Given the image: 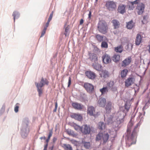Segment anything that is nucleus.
Here are the masks:
<instances>
[{
	"mask_svg": "<svg viewBox=\"0 0 150 150\" xmlns=\"http://www.w3.org/2000/svg\"><path fill=\"white\" fill-rule=\"evenodd\" d=\"M132 60V58L130 57L125 59L122 62L121 66L122 67H125L129 65Z\"/></svg>",
	"mask_w": 150,
	"mask_h": 150,
	"instance_id": "nucleus-14",
	"label": "nucleus"
},
{
	"mask_svg": "<svg viewBox=\"0 0 150 150\" xmlns=\"http://www.w3.org/2000/svg\"><path fill=\"white\" fill-rule=\"evenodd\" d=\"M139 125V124H137L135 126V127L134 128V130H133V132H132V137H133L134 136H135V135H136V132H135V129L136 128H137L138 126Z\"/></svg>",
	"mask_w": 150,
	"mask_h": 150,
	"instance_id": "nucleus-40",
	"label": "nucleus"
},
{
	"mask_svg": "<svg viewBox=\"0 0 150 150\" xmlns=\"http://www.w3.org/2000/svg\"><path fill=\"white\" fill-rule=\"evenodd\" d=\"M47 146H48V144L47 143L45 145V146H44V149H45L47 150Z\"/></svg>",
	"mask_w": 150,
	"mask_h": 150,
	"instance_id": "nucleus-49",
	"label": "nucleus"
},
{
	"mask_svg": "<svg viewBox=\"0 0 150 150\" xmlns=\"http://www.w3.org/2000/svg\"><path fill=\"white\" fill-rule=\"evenodd\" d=\"M96 1H97V0H96Z\"/></svg>",
	"mask_w": 150,
	"mask_h": 150,
	"instance_id": "nucleus-61",
	"label": "nucleus"
},
{
	"mask_svg": "<svg viewBox=\"0 0 150 150\" xmlns=\"http://www.w3.org/2000/svg\"><path fill=\"white\" fill-rule=\"evenodd\" d=\"M134 24L132 21L127 23L126 27L128 29H131L133 27Z\"/></svg>",
	"mask_w": 150,
	"mask_h": 150,
	"instance_id": "nucleus-31",
	"label": "nucleus"
},
{
	"mask_svg": "<svg viewBox=\"0 0 150 150\" xmlns=\"http://www.w3.org/2000/svg\"><path fill=\"white\" fill-rule=\"evenodd\" d=\"M48 83L49 82L48 80L46 79H44L43 77L41 78L40 83L35 82V84L37 88V91L40 96L42 93L41 88L45 84L47 85Z\"/></svg>",
	"mask_w": 150,
	"mask_h": 150,
	"instance_id": "nucleus-1",
	"label": "nucleus"
},
{
	"mask_svg": "<svg viewBox=\"0 0 150 150\" xmlns=\"http://www.w3.org/2000/svg\"><path fill=\"white\" fill-rule=\"evenodd\" d=\"M48 26H47V25H46V24H45L44 27V28L42 32L40 37H42L45 35L46 32V31L47 29V28Z\"/></svg>",
	"mask_w": 150,
	"mask_h": 150,
	"instance_id": "nucleus-35",
	"label": "nucleus"
},
{
	"mask_svg": "<svg viewBox=\"0 0 150 150\" xmlns=\"http://www.w3.org/2000/svg\"><path fill=\"white\" fill-rule=\"evenodd\" d=\"M87 114L90 116H95V108L92 106H89L88 107Z\"/></svg>",
	"mask_w": 150,
	"mask_h": 150,
	"instance_id": "nucleus-12",
	"label": "nucleus"
},
{
	"mask_svg": "<svg viewBox=\"0 0 150 150\" xmlns=\"http://www.w3.org/2000/svg\"><path fill=\"white\" fill-rule=\"evenodd\" d=\"M130 130H129V129H128L127 130V133L128 134V133H130Z\"/></svg>",
	"mask_w": 150,
	"mask_h": 150,
	"instance_id": "nucleus-54",
	"label": "nucleus"
},
{
	"mask_svg": "<svg viewBox=\"0 0 150 150\" xmlns=\"http://www.w3.org/2000/svg\"><path fill=\"white\" fill-rule=\"evenodd\" d=\"M93 66L94 68L97 70H99L101 69V67L100 64H97L95 66L94 64H93Z\"/></svg>",
	"mask_w": 150,
	"mask_h": 150,
	"instance_id": "nucleus-36",
	"label": "nucleus"
},
{
	"mask_svg": "<svg viewBox=\"0 0 150 150\" xmlns=\"http://www.w3.org/2000/svg\"><path fill=\"white\" fill-rule=\"evenodd\" d=\"M83 23V19H81L80 22V25H81Z\"/></svg>",
	"mask_w": 150,
	"mask_h": 150,
	"instance_id": "nucleus-47",
	"label": "nucleus"
},
{
	"mask_svg": "<svg viewBox=\"0 0 150 150\" xmlns=\"http://www.w3.org/2000/svg\"><path fill=\"white\" fill-rule=\"evenodd\" d=\"M139 117H140L142 115V114L141 112H139Z\"/></svg>",
	"mask_w": 150,
	"mask_h": 150,
	"instance_id": "nucleus-53",
	"label": "nucleus"
},
{
	"mask_svg": "<svg viewBox=\"0 0 150 150\" xmlns=\"http://www.w3.org/2000/svg\"><path fill=\"white\" fill-rule=\"evenodd\" d=\"M40 139H43L45 140L46 139V137L45 136L42 137H40Z\"/></svg>",
	"mask_w": 150,
	"mask_h": 150,
	"instance_id": "nucleus-50",
	"label": "nucleus"
},
{
	"mask_svg": "<svg viewBox=\"0 0 150 150\" xmlns=\"http://www.w3.org/2000/svg\"><path fill=\"white\" fill-rule=\"evenodd\" d=\"M120 56L118 54H114L112 58L113 60L115 62H117L119 61L120 60Z\"/></svg>",
	"mask_w": 150,
	"mask_h": 150,
	"instance_id": "nucleus-27",
	"label": "nucleus"
},
{
	"mask_svg": "<svg viewBox=\"0 0 150 150\" xmlns=\"http://www.w3.org/2000/svg\"><path fill=\"white\" fill-rule=\"evenodd\" d=\"M57 140V138L56 137H54L53 139V142L54 143Z\"/></svg>",
	"mask_w": 150,
	"mask_h": 150,
	"instance_id": "nucleus-46",
	"label": "nucleus"
},
{
	"mask_svg": "<svg viewBox=\"0 0 150 150\" xmlns=\"http://www.w3.org/2000/svg\"><path fill=\"white\" fill-rule=\"evenodd\" d=\"M106 103V99L104 98H100L98 101V105L100 107H104Z\"/></svg>",
	"mask_w": 150,
	"mask_h": 150,
	"instance_id": "nucleus-15",
	"label": "nucleus"
},
{
	"mask_svg": "<svg viewBox=\"0 0 150 150\" xmlns=\"http://www.w3.org/2000/svg\"><path fill=\"white\" fill-rule=\"evenodd\" d=\"M100 91L101 93V95H104L106 94L108 91V87H103L102 88L100 89Z\"/></svg>",
	"mask_w": 150,
	"mask_h": 150,
	"instance_id": "nucleus-25",
	"label": "nucleus"
},
{
	"mask_svg": "<svg viewBox=\"0 0 150 150\" xmlns=\"http://www.w3.org/2000/svg\"><path fill=\"white\" fill-rule=\"evenodd\" d=\"M63 147L65 150H72L71 146L68 144H64L63 145Z\"/></svg>",
	"mask_w": 150,
	"mask_h": 150,
	"instance_id": "nucleus-26",
	"label": "nucleus"
},
{
	"mask_svg": "<svg viewBox=\"0 0 150 150\" xmlns=\"http://www.w3.org/2000/svg\"><path fill=\"white\" fill-rule=\"evenodd\" d=\"M123 50V47L122 45H120L115 47V51L117 53H121Z\"/></svg>",
	"mask_w": 150,
	"mask_h": 150,
	"instance_id": "nucleus-20",
	"label": "nucleus"
},
{
	"mask_svg": "<svg viewBox=\"0 0 150 150\" xmlns=\"http://www.w3.org/2000/svg\"><path fill=\"white\" fill-rule=\"evenodd\" d=\"M112 107L113 108V107L112 106L111 102L110 101L108 102L105 107V110L107 113H109L111 112Z\"/></svg>",
	"mask_w": 150,
	"mask_h": 150,
	"instance_id": "nucleus-17",
	"label": "nucleus"
},
{
	"mask_svg": "<svg viewBox=\"0 0 150 150\" xmlns=\"http://www.w3.org/2000/svg\"><path fill=\"white\" fill-rule=\"evenodd\" d=\"M43 150H47V149H43Z\"/></svg>",
	"mask_w": 150,
	"mask_h": 150,
	"instance_id": "nucleus-60",
	"label": "nucleus"
},
{
	"mask_svg": "<svg viewBox=\"0 0 150 150\" xmlns=\"http://www.w3.org/2000/svg\"><path fill=\"white\" fill-rule=\"evenodd\" d=\"M52 131H50L48 138H48V139H50L51 137L52 136Z\"/></svg>",
	"mask_w": 150,
	"mask_h": 150,
	"instance_id": "nucleus-45",
	"label": "nucleus"
},
{
	"mask_svg": "<svg viewBox=\"0 0 150 150\" xmlns=\"http://www.w3.org/2000/svg\"><path fill=\"white\" fill-rule=\"evenodd\" d=\"M71 117L79 121H81L82 119V117L81 115L79 114H74L72 115Z\"/></svg>",
	"mask_w": 150,
	"mask_h": 150,
	"instance_id": "nucleus-23",
	"label": "nucleus"
},
{
	"mask_svg": "<svg viewBox=\"0 0 150 150\" xmlns=\"http://www.w3.org/2000/svg\"><path fill=\"white\" fill-rule=\"evenodd\" d=\"M115 135H114V136H113L112 137H115Z\"/></svg>",
	"mask_w": 150,
	"mask_h": 150,
	"instance_id": "nucleus-59",
	"label": "nucleus"
},
{
	"mask_svg": "<svg viewBox=\"0 0 150 150\" xmlns=\"http://www.w3.org/2000/svg\"><path fill=\"white\" fill-rule=\"evenodd\" d=\"M98 128L101 130H103L105 128V125L103 122H99L98 124Z\"/></svg>",
	"mask_w": 150,
	"mask_h": 150,
	"instance_id": "nucleus-29",
	"label": "nucleus"
},
{
	"mask_svg": "<svg viewBox=\"0 0 150 150\" xmlns=\"http://www.w3.org/2000/svg\"><path fill=\"white\" fill-rule=\"evenodd\" d=\"M128 70L127 69H124L122 70L121 72V77L122 78L125 77L127 74Z\"/></svg>",
	"mask_w": 150,
	"mask_h": 150,
	"instance_id": "nucleus-30",
	"label": "nucleus"
},
{
	"mask_svg": "<svg viewBox=\"0 0 150 150\" xmlns=\"http://www.w3.org/2000/svg\"><path fill=\"white\" fill-rule=\"evenodd\" d=\"M53 11H52V13H51V14L50 16L48 18V20L47 21V22L46 23V25H47V26H49V23L52 18L53 17Z\"/></svg>",
	"mask_w": 150,
	"mask_h": 150,
	"instance_id": "nucleus-33",
	"label": "nucleus"
},
{
	"mask_svg": "<svg viewBox=\"0 0 150 150\" xmlns=\"http://www.w3.org/2000/svg\"><path fill=\"white\" fill-rule=\"evenodd\" d=\"M101 77L106 78L109 77V74L108 72L106 70H103L100 74Z\"/></svg>",
	"mask_w": 150,
	"mask_h": 150,
	"instance_id": "nucleus-24",
	"label": "nucleus"
},
{
	"mask_svg": "<svg viewBox=\"0 0 150 150\" xmlns=\"http://www.w3.org/2000/svg\"><path fill=\"white\" fill-rule=\"evenodd\" d=\"M98 29L101 33L105 34L107 32L108 26L107 23L103 21H99L98 26Z\"/></svg>",
	"mask_w": 150,
	"mask_h": 150,
	"instance_id": "nucleus-2",
	"label": "nucleus"
},
{
	"mask_svg": "<svg viewBox=\"0 0 150 150\" xmlns=\"http://www.w3.org/2000/svg\"><path fill=\"white\" fill-rule=\"evenodd\" d=\"M114 83L113 81H110L107 83V86L109 88L113 91H117V87L114 86Z\"/></svg>",
	"mask_w": 150,
	"mask_h": 150,
	"instance_id": "nucleus-11",
	"label": "nucleus"
},
{
	"mask_svg": "<svg viewBox=\"0 0 150 150\" xmlns=\"http://www.w3.org/2000/svg\"><path fill=\"white\" fill-rule=\"evenodd\" d=\"M106 6L110 11H112L116 7L115 3L113 1H109L106 2Z\"/></svg>",
	"mask_w": 150,
	"mask_h": 150,
	"instance_id": "nucleus-6",
	"label": "nucleus"
},
{
	"mask_svg": "<svg viewBox=\"0 0 150 150\" xmlns=\"http://www.w3.org/2000/svg\"><path fill=\"white\" fill-rule=\"evenodd\" d=\"M109 137V135L108 133L103 134L102 133H99L96 136V140L99 141L102 139L104 142L105 143L108 140Z\"/></svg>",
	"mask_w": 150,
	"mask_h": 150,
	"instance_id": "nucleus-3",
	"label": "nucleus"
},
{
	"mask_svg": "<svg viewBox=\"0 0 150 150\" xmlns=\"http://www.w3.org/2000/svg\"><path fill=\"white\" fill-rule=\"evenodd\" d=\"M57 102H56L55 103V108L53 110L54 112H55L56 111L57 109Z\"/></svg>",
	"mask_w": 150,
	"mask_h": 150,
	"instance_id": "nucleus-44",
	"label": "nucleus"
},
{
	"mask_svg": "<svg viewBox=\"0 0 150 150\" xmlns=\"http://www.w3.org/2000/svg\"><path fill=\"white\" fill-rule=\"evenodd\" d=\"M140 0H136L133 2H130L128 3L129 8L132 10L135 6V5L138 4L140 2Z\"/></svg>",
	"mask_w": 150,
	"mask_h": 150,
	"instance_id": "nucleus-13",
	"label": "nucleus"
},
{
	"mask_svg": "<svg viewBox=\"0 0 150 150\" xmlns=\"http://www.w3.org/2000/svg\"><path fill=\"white\" fill-rule=\"evenodd\" d=\"M69 30V28L68 27H66L65 28V31L64 33V34L65 36H66L69 35V33H68V31Z\"/></svg>",
	"mask_w": 150,
	"mask_h": 150,
	"instance_id": "nucleus-42",
	"label": "nucleus"
},
{
	"mask_svg": "<svg viewBox=\"0 0 150 150\" xmlns=\"http://www.w3.org/2000/svg\"><path fill=\"white\" fill-rule=\"evenodd\" d=\"M84 146L86 148L89 149L91 146L90 143L89 142H85L84 143Z\"/></svg>",
	"mask_w": 150,
	"mask_h": 150,
	"instance_id": "nucleus-37",
	"label": "nucleus"
},
{
	"mask_svg": "<svg viewBox=\"0 0 150 150\" xmlns=\"http://www.w3.org/2000/svg\"><path fill=\"white\" fill-rule=\"evenodd\" d=\"M85 74L86 76L90 79H93L96 76L94 73L90 71H86L85 72Z\"/></svg>",
	"mask_w": 150,
	"mask_h": 150,
	"instance_id": "nucleus-16",
	"label": "nucleus"
},
{
	"mask_svg": "<svg viewBox=\"0 0 150 150\" xmlns=\"http://www.w3.org/2000/svg\"><path fill=\"white\" fill-rule=\"evenodd\" d=\"M67 132L69 134H71V131L70 130H67Z\"/></svg>",
	"mask_w": 150,
	"mask_h": 150,
	"instance_id": "nucleus-51",
	"label": "nucleus"
},
{
	"mask_svg": "<svg viewBox=\"0 0 150 150\" xmlns=\"http://www.w3.org/2000/svg\"><path fill=\"white\" fill-rule=\"evenodd\" d=\"M114 29L118 28L120 26V23L119 22L116 20H113L112 21Z\"/></svg>",
	"mask_w": 150,
	"mask_h": 150,
	"instance_id": "nucleus-22",
	"label": "nucleus"
},
{
	"mask_svg": "<svg viewBox=\"0 0 150 150\" xmlns=\"http://www.w3.org/2000/svg\"><path fill=\"white\" fill-rule=\"evenodd\" d=\"M71 78L70 77H69V81H68V87H69L70 86V85L71 84Z\"/></svg>",
	"mask_w": 150,
	"mask_h": 150,
	"instance_id": "nucleus-43",
	"label": "nucleus"
},
{
	"mask_svg": "<svg viewBox=\"0 0 150 150\" xmlns=\"http://www.w3.org/2000/svg\"><path fill=\"white\" fill-rule=\"evenodd\" d=\"M104 36L101 35L100 34H97L95 35V37L97 40L99 42H100L103 41Z\"/></svg>",
	"mask_w": 150,
	"mask_h": 150,
	"instance_id": "nucleus-28",
	"label": "nucleus"
},
{
	"mask_svg": "<svg viewBox=\"0 0 150 150\" xmlns=\"http://www.w3.org/2000/svg\"><path fill=\"white\" fill-rule=\"evenodd\" d=\"M142 41V38L141 35L140 34H138L136 37L135 40L136 45H139L141 42Z\"/></svg>",
	"mask_w": 150,
	"mask_h": 150,
	"instance_id": "nucleus-19",
	"label": "nucleus"
},
{
	"mask_svg": "<svg viewBox=\"0 0 150 150\" xmlns=\"http://www.w3.org/2000/svg\"><path fill=\"white\" fill-rule=\"evenodd\" d=\"M146 105H145V106L143 108H144L146 107Z\"/></svg>",
	"mask_w": 150,
	"mask_h": 150,
	"instance_id": "nucleus-57",
	"label": "nucleus"
},
{
	"mask_svg": "<svg viewBox=\"0 0 150 150\" xmlns=\"http://www.w3.org/2000/svg\"><path fill=\"white\" fill-rule=\"evenodd\" d=\"M114 132H112V131H110L109 132V133H111V134H113V133H114Z\"/></svg>",
	"mask_w": 150,
	"mask_h": 150,
	"instance_id": "nucleus-55",
	"label": "nucleus"
},
{
	"mask_svg": "<svg viewBox=\"0 0 150 150\" xmlns=\"http://www.w3.org/2000/svg\"><path fill=\"white\" fill-rule=\"evenodd\" d=\"M12 15L13 17L14 21V22H15V19L19 17V14L18 12L15 11L13 12Z\"/></svg>",
	"mask_w": 150,
	"mask_h": 150,
	"instance_id": "nucleus-32",
	"label": "nucleus"
},
{
	"mask_svg": "<svg viewBox=\"0 0 150 150\" xmlns=\"http://www.w3.org/2000/svg\"><path fill=\"white\" fill-rule=\"evenodd\" d=\"M83 86L87 92L89 93H91L94 90L93 86L90 83H84Z\"/></svg>",
	"mask_w": 150,
	"mask_h": 150,
	"instance_id": "nucleus-7",
	"label": "nucleus"
},
{
	"mask_svg": "<svg viewBox=\"0 0 150 150\" xmlns=\"http://www.w3.org/2000/svg\"><path fill=\"white\" fill-rule=\"evenodd\" d=\"M91 11H90L89 13L88 14V18H91Z\"/></svg>",
	"mask_w": 150,
	"mask_h": 150,
	"instance_id": "nucleus-48",
	"label": "nucleus"
},
{
	"mask_svg": "<svg viewBox=\"0 0 150 150\" xmlns=\"http://www.w3.org/2000/svg\"><path fill=\"white\" fill-rule=\"evenodd\" d=\"M50 140V139H48V138H47V139L46 140V142L47 144H48V143L49 142V140Z\"/></svg>",
	"mask_w": 150,
	"mask_h": 150,
	"instance_id": "nucleus-52",
	"label": "nucleus"
},
{
	"mask_svg": "<svg viewBox=\"0 0 150 150\" xmlns=\"http://www.w3.org/2000/svg\"><path fill=\"white\" fill-rule=\"evenodd\" d=\"M103 62L105 64H108L111 62V59L110 56L106 54H105L102 56Z\"/></svg>",
	"mask_w": 150,
	"mask_h": 150,
	"instance_id": "nucleus-10",
	"label": "nucleus"
},
{
	"mask_svg": "<svg viewBox=\"0 0 150 150\" xmlns=\"http://www.w3.org/2000/svg\"><path fill=\"white\" fill-rule=\"evenodd\" d=\"M130 45H131L132 47V44H130Z\"/></svg>",
	"mask_w": 150,
	"mask_h": 150,
	"instance_id": "nucleus-58",
	"label": "nucleus"
},
{
	"mask_svg": "<svg viewBox=\"0 0 150 150\" xmlns=\"http://www.w3.org/2000/svg\"><path fill=\"white\" fill-rule=\"evenodd\" d=\"M19 104L18 103H16L15 106L14 111L16 112H18Z\"/></svg>",
	"mask_w": 150,
	"mask_h": 150,
	"instance_id": "nucleus-38",
	"label": "nucleus"
},
{
	"mask_svg": "<svg viewBox=\"0 0 150 150\" xmlns=\"http://www.w3.org/2000/svg\"><path fill=\"white\" fill-rule=\"evenodd\" d=\"M81 129L82 132L84 134H89L91 131L93 129V127L89 126H88L86 125H84L82 126Z\"/></svg>",
	"mask_w": 150,
	"mask_h": 150,
	"instance_id": "nucleus-4",
	"label": "nucleus"
},
{
	"mask_svg": "<svg viewBox=\"0 0 150 150\" xmlns=\"http://www.w3.org/2000/svg\"><path fill=\"white\" fill-rule=\"evenodd\" d=\"M126 5H125L121 4L118 8V11L121 13L123 14L125 12V8Z\"/></svg>",
	"mask_w": 150,
	"mask_h": 150,
	"instance_id": "nucleus-18",
	"label": "nucleus"
},
{
	"mask_svg": "<svg viewBox=\"0 0 150 150\" xmlns=\"http://www.w3.org/2000/svg\"><path fill=\"white\" fill-rule=\"evenodd\" d=\"M134 81L135 79L133 77L128 78L125 81V86L127 87H129L134 83Z\"/></svg>",
	"mask_w": 150,
	"mask_h": 150,
	"instance_id": "nucleus-9",
	"label": "nucleus"
},
{
	"mask_svg": "<svg viewBox=\"0 0 150 150\" xmlns=\"http://www.w3.org/2000/svg\"><path fill=\"white\" fill-rule=\"evenodd\" d=\"M74 127L75 129L76 130H81V131L82 128L79 126L77 125H74Z\"/></svg>",
	"mask_w": 150,
	"mask_h": 150,
	"instance_id": "nucleus-39",
	"label": "nucleus"
},
{
	"mask_svg": "<svg viewBox=\"0 0 150 150\" xmlns=\"http://www.w3.org/2000/svg\"><path fill=\"white\" fill-rule=\"evenodd\" d=\"M90 58L92 62H94L95 63L97 62L98 60L97 56L95 54H91L90 55Z\"/></svg>",
	"mask_w": 150,
	"mask_h": 150,
	"instance_id": "nucleus-21",
	"label": "nucleus"
},
{
	"mask_svg": "<svg viewBox=\"0 0 150 150\" xmlns=\"http://www.w3.org/2000/svg\"><path fill=\"white\" fill-rule=\"evenodd\" d=\"M130 108L129 105H128L127 103H125V109L126 110L127 112L128 111Z\"/></svg>",
	"mask_w": 150,
	"mask_h": 150,
	"instance_id": "nucleus-41",
	"label": "nucleus"
},
{
	"mask_svg": "<svg viewBox=\"0 0 150 150\" xmlns=\"http://www.w3.org/2000/svg\"><path fill=\"white\" fill-rule=\"evenodd\" d=\"M145 6L144 4L142 3L138 4L136 10L138 14L139 15L142 14L144 12Z\"/></svg>",
	"mask_w": 150,
	"mask_h": 150,
	"instance_id": "nucleus-5",
	"label": "nucleus"
},
{
	"mask_svg": "<svg viewBox=\"0 0 150 150\" xmlns=\"http://www.w3.org/2000/svg\"><path fill=\"white\" fill-rule=\"evenodd\" d=\"M71 105L75 109L78 110H81L84 108V106L81 104L76 102H73Z\"/></svg>",
	"mask_w": 150,
	"mask_h": 150,
	"instance_id": "nucleus-8",
	"label": "nucleus"
},
{
	"mask_svg": "<svg viewBox=\"0 0 150 150\" xmlns=\"http://www.w3.org/2000/svg\"><path fill=\"white\" fill-rule=\"evenodd\" d=\"M117 33V32L116 33V32H114V31L113 32V33H114L115 34H116Z\"/></svg>",
	"mask_w": 150,
	"mask_h": 150,
	"instance_id": "nucleus-56",
	"label": "nucleus"
},
{
	"mask_svg": "<svg viewBox=\"0 0 150 150\" xmlns=\"http://www.w3.org/2000/svg\"><path fill=\"white\" fill-rule=\"evenodd\" d=\"M101 47L103 48H107L108 47V43L105 42H102L101 44Z\"/></svg>",
	"mask_w": 150,
	"mask_h": 150,
	"instance_id": "nucleus-34",
	"label": "nucleus"
}]
</instances>
